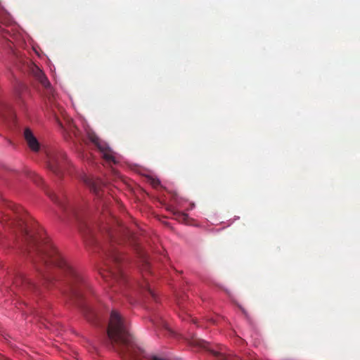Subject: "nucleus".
<instances>
[{
	"label": "nucleus",
	"instance_id": "obj_1",
	"mask_svg": "<svg viewBox=\"0 0 360 360\" xmlns=\"http://www.w3.org/2000/svg\"><path fill=\"white\" fill-rule=\"evenodd\" d=\"M0 222L18 232L24 243L25 252L32 257L48 290H63L65 285L70 292L93 291L84 274L64 257L21 207L9 202Z\"/></svg>",
	"mask_w": 360,
	"mask_h": 360
},
{
	"label": "nucleus",
	"instance_id": "obj_2",
	"mask_svg": "<svg viewBox=\"0 0 360 360\" xmlns=\"http://www.w3.org/2000/svg\"><path fill=\"white\" fill-rule=\"evenodd\" d=\"M116 223L120 230H108L107 233L108 243L101 248L105 256V264L106 266V269L102 273V276L107 282L112 280V282L125 285L127 283V277L121 267L123 259L117 245L120 244L118 238L120 235L129 237L130 233L122 226L118 220H116Z\"/></svg>",
	"mask_w": 360,
	"mask_h": 360
},
{
	"label": "nucleus",
	"instance_id": "obj_3",
	"mask_svg": "<svg viewBox=\"0 0 360 360\" xmlns=\"http://www.w3.org/2000/svg\"><path fill=\"white\" fill-rule=\"evenodd\" d=\"M108 335L112 342L127 345L130 358H135L138 353L142 352L140 348H135L130 345L131 338L127 329V322L116 310H112L110 313Z\"/></svg>",
	"mask_w": 360,
	"mask_h": 360
},
{
	"label": "nucleus",
	"instance_id": "obj_4",
	"mask_svg": "<svg viewBox=\"0 0 360 360\" xmlns=\"http://www.w3.org/2000/svg\"><path fill=\"white\" fill-rule=\"evenodd\" d=\"M68 160L65 153L60 150H54L47 154V167L58 176H61L67 166Z\"/></svg>",
	"mask_w": 360,
	"mask_h": 360
},
{
	"label": "nucleus",
	"instance_id": "obj_5",
	"mask_svg": "<svg viewBox=\"0 0 360 360\" xmlns=\"http://www.w3.org/2000/svg\"><path fill=\"white\" fill-rule=\"evenodd\" d=\"M30 72L46 90L47 94H52L51 84L43 71L36 65L32 64L30 67Z\"/></svg>",
	"mask_w": 360,
	"mask_h": 360
},
{
	"label": "nucleus",
	"instance_id": "obj_6",
	"mask_svg": "<svg viewBox=\"0 0 360 360\" xmlns=\"http://www.w3.org/2000/svg\"><path fill=\"white\" fill-rule=\"evenodd\" d=\"M84 181L89 188L90 191L98 198H101V196L105 193V185L101 179L86 177Z\"/></svg>",
	"mask_w": 360,
	"mask_h": 360
},
{
	"label": "nucleus",
	"instance_id": "obj_7",
	"mask_svg": "<svg viewBox=\"0 0 360 360\" xmlns=\"http://www.w3.org/2000/svg\"><path fill=\"white\" fill-rule=\"evenodd\" d=\"M24 138H25L29 148L32 151L37 152L39 150L40 144L30 128L25 129Z\"/></svg>",
	"mask_w": 360,
	"mask_h": 360
},
{
	"label": "nucleus",
	"instance_id": "obj_8",
	"mask_svg": "<svg viewBox=\"0 0 360 360\" xmlns=\"http://www.w3.org/2000/svg\"><path fill=\"white\" fill-rule=\"evenodd\" d=\"M15 119V113L11 107L4 103H0V120L3 122H12Z\"/></svg>",
	"mask_w": 360,
	"mask_h": 360
},
{
	"label": "nucleus",
	"instance_id": "obj_9",
	"mask_svg": "<svg viewBox=\"0 0 360 360\" xmlns=\"http://www.w3.org/2000/svg\"><path fill=\"white\" fill-rule=\"evenodd\" d=\"M99 150L101 152L103 158L109 164L113 163L115 164L117 162L115 157L112 155V152L106 146V144H103V146H100Z\"/></svg>",
	"mask_w": 360,
	"mask_h": 360
},
{
	"label": "nucleus",
	"instance_id": "obj_10",
	"mask_svg": "<svg viewBox=\"0 0 360 360\" xmlns=\"http://www.w3.org/2000/svg\"><path fill=\"white\" fill-rule=\"evenodd\" d=\"M14 284L16 285L22 284L23 285H25L24 290L37 289L34 283L30 281L28 279L25 278L21 275L18 276L15 278Z\"/></svg>",
	"mask_w": 360,
	"mask_h": 360
},
{
	"label": "nucleus",
	"instance_id": "obj_11",
	"mask_svg": "<svg viewBox=\"0 0 360 360\" xmlns=\"http://www.w3.org/2000/svg\"><path fill=\"white\" fill-rule=\"evenodd\" d=\"M46 194L51 199V200L53 201L55 203H56L58 206H60L61 208H63L64 210L66 209L65 200L60 199L54 193L51 192V191H47Z\"/></svg>",
	"mask_w": 360,
	"mask_h": 360
},
{
	"label": "nucleus",
	"instance_id": "obj_12",
	"mask_svg": "<svg viewBox=\"0 0 360 360\" xmlns=\"http://www.w3.org/2000/svg\"><path fill=\"white\" fill-rule=\"evenodd\" d=\"M89 139L98 148L100 149V146H103L105 143L102 142L100 139L93 132H90L88 134Z\"/></svg>",
	"mask_w": 360,
	"mask_h": 360
},
{
	"label": "nucleus",
	"instance_id": "obj_13",
	"mask_svg": "<svg viewBox=\"0 0 360 360\" xmlns=\"http://www.w3.org/2000/svg\"><path fill=\"white\" fill-rule=\"evenodd\" d=\"M88 233L84 232V236L86 238V241L89 245H97V240L94 238V236L91 234L90 230H87Z\"/></svg>",
	"mask_w": 360,
	"mask_h": 360
},
{
	"label": "nucleus",
	"instance_id": "obj_14",
	"mask_svg": "<svg viewBox=\"0 0 360 360\" xmlns=\"http://www.w3.org/2000/svg\"><path fill=\"white\" fill-rule=\"evenodd\" d=\"M174 216L176 220H178L180 222H185L186 223L187 219L188 218V216L187 214L181 212L179 211L174 212Z\"/></svg>",
	"mask_w": 360,
	"mask_h": 360
},
{
	"label": "nucleus",
	"instance_id": "obj_15",
	"mask_svg": "<svg viewBox=\"0 0 360 360\" xmlns=\"http://www.w3.org/2000/svg\"><path fill=\"white\" fill-rule=\"evenodd\" d=\"M191 344L202 348H207V343L202 340L193 339Z\"/></svg>",
	"mask_w": 360,
	"mask_h": 360
},
{
	"label": "nucleus",
	"instance_id": "obj_16",
	"mask_svg": "<svg viewBox=\"0 0 360 360\" xmlns=\"http://www.w3.org/2000/svg\"><path fill=\"white\" fill-rule=\"evenodd\" d=\"M214 355L221 357L222 360H228L226 356L225 355V353L223 350V349H221L220 351H212Z\"/></svg>",
	"mask_w": 360,
	"mask_h": 360
},
{
	"label": "nucleus",
	"instance_id": "obj_17",
	"mask_svg": "<svg viewBox=\"0 0 360 360\" xmlns=\"http://www.w3.org/2000/svg\"><path fill=\"white\" fill-rule=\"evenodd\" d=\"M69 130H70V132L72 133L75 137L78 136L79 131L75 125H73V124L70 125Z\"/></svg>",
	"mask_w": 360,
	"mask_h": 360
},
{
	"label": "nucleus",
	"instance_id": "obj_18",
	"mask_svg": "<svg viewBox=\"0 0 360 360\" xmlns=\"http://www.w3.org/2000/svg\"><path fill=\"white\" fill-rule=\"evenodd\" d=\"M140 286L142 290H147L148 292H153V290L150 288L149 285L147 282H143L142 284L140 285Z\"/></svg>",
	"mask_w": 360,
	"mask_h": 360
},
{
	"label": "nucleus",
	"instance_id": "obj_19",
	"mask_svg": "<svg viewBox=\"0 0 360 360\" xmlns=\"http://www.w3.org/2000/svg\"><path fill=\"white\" fill-rule=\"evenodd\" d=\"M160 183L159 180H155V179H154V180H153V181H152V184H153V186L154 187H157V186H158L160 185Z\"/></svg>",
	"mask_w": 360,
	"mask_h": 360
},
{
	"label": "nucleus",
	"instance_id": "obj_20",
	"mask_svg": "<svg viewBox=\"0 0 360 360\" xmlns=\"http://www.w3.org/2000/svg\"><path fill=\"white\" fill-rule=\"evenodd\" d=\"M38 180H39V181H41V179L40 178V176H37V179H35V180H34L36 184H39Z\"/></svg>",
	"mask_w": 360,
	"mask_h": 360
},
{
	"label": "nucleus",
	"instance_id": "obj_21",
	"mask_svg": "<svg viewBox=\"0 0 360 360\" xmlns=\"http://www.w3.org/2000/svg\"><path fill=\"white\" fill-rule=\"evenodd\" d=\"M72 212H73L74 214H75V216H77V213L75 212V210H72Z\"/></svg>",
	"mask_w": 360,
	"mask_h": 360
},
{
	"label": "nucleus",
	"instance_id": "obj_22",
	"mask_svg": "<svg viewBox=\"0 0 360 360\" xmlns=\"http://www.w3.org/2000/svg\"><path fill=\"white\" fill-rule=\"evenodd\" d=\"M164 327H165V328H167V325H166V324H165V325H164Z\"/></svg>",
	"mask_w": 360,
	"mask_h": 360
}]
</instances>
